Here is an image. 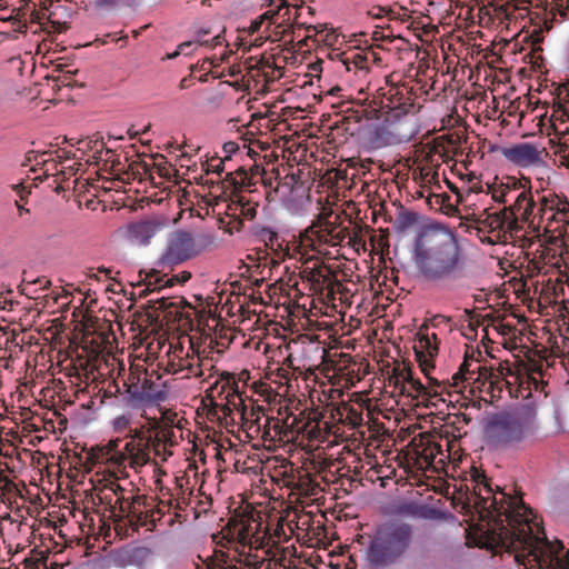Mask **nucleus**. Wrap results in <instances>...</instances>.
I'll return each instance as SVG.
<instances>
[{
	"mask_svg": "<svg viewBox=\"0 0 569 569\" xmlns=\"http://www.w3.org/2000/svg\"><path fill=\"white\" fill-rule=\"evenodd\" d=\"M30 283L39 284L41 289H47L51 284L50 280L44 277L38 278L34 281H31Z\"/></svg>",
	"mask_w": 569,
	"mask_h": 569,
	"instance_id": "56",
	"label": "nucleus"
},
{
	"mask_svg": "<svg viewBox=\"0 0 569 569\" xmlns=\"http://www.w3.org/2000/svg\"><path fill=\"white\" fill-rule=\"evenodd\" d=\"M224 171V160L222 159H213L211 162L207 163L206 172L209 173H217L220 176Z\"/></svg>",
	"mask_w": 569,
	"mask_h": 569,
	"instance_id": "46",
	"label": "nucleus"
},
{
	"mask_svg": "<svg viewBox=\"0 0 569 569\" xmlns=\"http://www.w3.org/2000/svg\"><path fill=\"white\" fill-rule=\"evenodd\" d=\"M86 147L94 152L93 158L97 160L101 159L103 150H106L107 154L112 153L110 149L104 148V142L102 140L88 141L86 142Z\"/></svg>",
	"mask_w": 569,
	"mask_h": 569,
	"instance_id": "41",
	"label": "nucleus"
},
{
	"mask_svg": "<svg viewBox=\"0 0 569 569\" xmlns=\"http://www.w3.org/2000/svg\"><path fill=\"white\" fill-rule=\"evenodd\" d=\"M332 417L345 425H349L352 428H357L362 425V412L351 405L342 403L336 408V412Z\"/></svg>",
	"mask_w": 569,
	"mask_h": 569,
	"instance_id": "28",
	"label": "nucleus"
},
{
	"mask_svg": "<svg viewBox=\"0 0 569 569\" xmlns=\"http://www.w3.org/2000/svg\"><path fill=\"white\" fill-rule=\"evenodd\" d=\"M129 426H130V418L124 415L117 417L113 421L114 430L118 432L126 430L127 428H129Z\"/></svg>",
	"mask_w": 569,
	"mask_h": 569,
	"instance_id": "50",
	"label": "nucleus"
},
{
	"mask_svg": "<svg viewBox=\"0 0 569 569\" xmlns=\"http://www.w3.org/2000/svg\"><path fill=\"white\" fill-rule=\"evenodd\" d=\"M412 526L406 522H387L369 536L365 559L371 569H385L398 563L411 548Z\"/></svg>",
	"mask_w": 569,
	"mask_h": 569,
	"instance_id": "6",
	"label": "nucleus"
},
{
	"mask_svg": "<svg viewBox=\"0 0 569 569\" xmlns=\"http://www.w3.org/2000/svg\"><path fill=\"white\" fill-rule=\"evenodd\" d=\"M191 278V273L189 271H182L177 276H171L166 279V284L168 287H173L177 283H184Z\"/></svg>",
	"mask_w": 569,
	"mask_h": 569,
	"instance_id": "47",
	"label": "nucleus"
},
{
	"mask_svg": "<svg viewBox=\"0 0 569 569\" xmlns=\"http://www.w3.org/2000/svg\"><path fill=\"white\" fill-rule=\"evenodd\" d=\"M272 7H276L277 12L276 26L272 28L271 33H268L266 38H269L272 41L293 42L300 37L298 30H300L303 24L296 22L297 16L291 22V6L287 0H280Z\"/></svg>",
	"mask_w": 569,
	"mask_h": 569,
	"instance_id": "17",
	"label": "nucleus"
},
{
	"mask_svg": "<svg viewBox=\"0 0 569 569\" xmlns=\"http://www.w3.org/2000/svg\"><path fill=\"white\" fill-rule=\"evenodd\" d=\"M476 355L481 357V351L473 349L470 353L468 350L466 351L465 360L452 376L448 387L452 388L455 392L461 393L468 389L472 397H478L485 402H492L500 398L503 387L509 385L506 376L511 371L502 366L492 368L481 365Z\"/></svg>",
	"mask_w": 569,
	"mask_h": 569,
	"instance_id": "5",
	"label": "nucleus"
},
{
	"mask_svg": "<svg viewBox=\"0 0 569 569\" xmlns=\"http://www.w3.org/2000/svg\"><path fill=\"white\" fill-rule=\"evenodd\" d=\"M207 33H208V31H203V30L198 31L197 39L194 41H186V42L180 43L176 51L167 54V59H174L180 54L188 56L189 52H184V48H192V47H194V44L206 46V47H210V48H214V47L221 44V36L220 34H217V36L212 37L210 40H208V39L203 38Z\"/></svg>",
	"mask_w": 569,
	"mask_h": 569,
	"instance_id": "27",
	"label": "nucleus"
},
{
	"mask_svg": "<svg viewBox=\"0 0 569 569\" xmlns=\"http://www.w3.org/2000/svg\"><path fill=\"white\" fill-rule=\"evenodd\" d=\"M198 365H201V369H203V372L206 370H209L210 373L208 375V377L204 379V381H208L209 379H212L217 376V370H216V367L210 362V360L208 359V357H202L200 356V353L198 352Z\"/></svg>",
	"mask_w": 569,
	"mask_h": 569,
	"instance_id": "44",
	"label": "nucleus"
},
{
	"mask_svg": "<svg viewBox=\"0 0 569 569\" xmlns=\"http://www.w3.org/2000/svg\"><path fill=\"white\" fill-rule=\"evenodd\" d=\"M199 253L200 250L197 249L191 233L179 230L170 236L166 250L159 259V264L162 267H172L180 264Z\"/></svg>",
	"mask_w": 569,
	"mask_h": 569,
	"instance_id": "14",
	"label": "nucleus"
},
{
	"mask_svg": "<svg viewBox=\"0 0 569 569\" xmlns=\"http://www.w3.org/2000/svg\"><path fill=\"white\" fill-rule=\"evenodd\" d=\"M56 69H57V71H59L61 74H63L67 70H70V69L68 68V64H66V63H59V64H57V68H56Z\"/></svg>",
	"mask_w": 569,
	"mask_h": 569,
	"instance_id": "63",
	"label": "nucleus"
},
{
	"mask_svg": "<svg viewBox=\"0 0 569 569\" xmlns=\"http://www.w3.org/2000/svg\"><path fill=\"white\" fill-rule=\"evenodd\" d=\"M543 228L547 232L562 234L569 226V201L553 192L541 194L538 198V208L535 214V227Z\"/></svg>",
	"mask_w": 569,
	"mask_h": 569,
	"instance_id": "9",
	"label": "nucleus"
},
{
	"mask_svg": "<svg viewBox=\"0 0 569 569\" xmlns=\"http://www.w3.org/2000/svg\"><path fill=\"white\" fill-rule=\"evenodd\" d=\"M558 106L562 114L569 118V86L559 93Z\"/></svg>",
	"mask_w": 569,
	"mask_h": 569,
	"instance_id": "43",
	"label": "nucleus"
},
{
	"mask_svg": "<svg viewBox=\"0 0 569 569\" xmlns=\"http://www.w3.org/2000/svg\"><path fill=\"white\" fill-rule=\"evenodd\" d=\"M267 22L266 20H262V16H260L259 18H257L256 20H253L249 27V32L250 33H254V32H258L260 31L261 29V26Z\"/></svg>",
	"mask_w": 569,
	"mask_h": 569,
	"instance_id": "54",
	"label": "nucleus"
},
{
	"mask_svg": "<svg viewBox=\"0 0 569 569\" xmlns=\"http://www.w3.org/2000/svg\"><path fill=\"white\" fill-rule=\"evenodd\" d=\"M121 500V516L127 519L128 525L138 530L140 527H146L152 530L157 525L154 498L144 495L132 496L130 502L124 505L126 499Z\"/></svg>",
	"mask_w": 569,
	"mask_h": 569,
	"instance_id": "11",
	"label": "nucleus"
},
{
	"mask_svg": "<svg viewBox=\"0 0 569 569\" xmlns=\"http://www.w3.org/2000/svg\"><path fill=\"white\" fill-rule=\"evenodd\" d=\"M419 178L423 183H438V168L431 164H423L419 168Z\"/></svg>",
	"mask_w": 569,
	"mask_h": 569,
	"instance_id": "37",
	"label": "nucleus"
},
{
	"mask_svg": "<svg viewBox=\"0 0 569 569\" xmlns=\"http://www.w3.org/2000/svg\"><path fill=\"white\" fill-rule=\"evenodd\" d=\"M345 238L346 234L343 230H340L327 218L318 217L301 234V242L303 246L320 251V246L327 244L335 247L340 244Z\"/></svg>",
	"mask_w": 569,
	"mask_h": 569,
	"instance_id": "13",
	"label": "nucleus"
},
{
	"mask_svg": "<svg viewBox=\"0 0 569 569\" xmlns=\"http://www.w3.org/2000/svg\"><path fill=\"white\" fill-rule=\"evenodd\" d=\"M536 430L537 413L528 406L491 416L486 428L488 438L502 447L522 443L531 438Z\"/></svg>",
	"mask_w": 569,
	"mask_h": 569,
	"instance_id": "7",
	"label": "nucleus"
},
{
	"mask_svg": "<svg viewBox=\"0 0 569 569\" xmlns=\"http://www.w3.org/2000/svg\"><path fill=\"white\" fill-rule=\"evenodd\" d=\"M278 377H280L281 379H289V370L288 369H284V368H279L278 369Z\"/></svg>",
	"mask_w": 569,
	"mask_h": 569,
	"instance_id": "62",
	"label": "nucleus"
},
{
	"mask_svg": "<svg viewBox=\"0 0 569 569\" xmlns=\"http://www.w3.org/2000/svg\"><path fill=\"white\" fill-rule=\"evenodd\" d=\"M182 369L188 371L187 377L200 378L203 376V369H201V365H198V362L189 361L182 367Z\"/></svg>",
	"mask_w": 569,
	"mask_h": 569,
	"instance_id": "49",
	"label": "nucleus"
},
{
	"mask_svg": "<svg viewBox=\"0 0 569 569\" xmlns=\"http://www.w3.org/2000/svg\"><path fill=\"white\" fill-rule=\"evenodd\" d=\"M169 431L158 430L156 426H141L139 428H129L124 438L109 440L106 445L91 449L88 460L93 465H101L112 470L99 479L104 487L114 496V505L121 515V500L126 499L124 505L130 502V498L124 497V489L118 483L117 473L127 476L126 469L129 467L138 471L151 461V452L156 456L161 455L166 449Z\"/></svg>",
	"mask_w": 569,
	"mask_h": 569,
	"instance_id": "2",
	"label": "nucleus"
},
{
	"mask_svg": "<svg viewBox=\"0 0 569 569\" xmlns=\"http://www.w3.org/2000/svg\"><path fill=\"white\" fill-rule=\"evenodd\" d=\"M237 204L234 210L239 211V219L242 221L253 220L257 216L258 202L252 201L250 198L241 192V198H237Z\"/></svg>",
	"mask_w": 569,
	"mask_h": 569,
	"instance_id": "32",
	"label": "nucleus"
},
{
	"mask_svg": "<svg viewBox=\"0 0 569 569\" xmlns=\"http://www.w3.org/2000/svg\"><path fill=\"white\" fill-rule=\"evenodd\" d=\"M99 485L101 486L98 489L99 492L97 493L99 502L108 505L110 507L111 512L114 513L116 510L118 509L117 505H114V496L109 491V489H107V487H104L103 482H99Z\"/></svg>",
	"mask_w": 569,
	"mask_h": 569,
	"instance_id": "39",
	"label": "nucleus"
},
{
	"mask_svg": "<svg viewBox=\"0 0 569 569\" xmlns=\"http://www.w3.org/2000/svg\"><path fill=\"white\" fill-rule=\"evenodd\" d=\"M440 451V446L435 442H428L421 450H417V459L423 462L427 467L432 466L437 453Z\"/></svg>",
	"mask_w": 569,
	"mask_h": 569,
	"instance_id": "34",
	"label": "nucleus"
},
{
	"mask_svg": "<svg viewBox=\"0 0 569 569\" xmlns=\"http://www.w3.org/2000/svg\"><path fill=\"white\" fill-rule=\"evenodd\" d=\"M169 431L158 430L156 426H141L139 428H129L124 438L109 440L106 445L91 449L88 460L93 465H101L112 470L99 479L104 487L114 496V505L121 515V500L126 499L124 505L130 502V498L124 497V489L118 483L117 473L127 476L126 469L129 467L138 471L151 461V452L156 456L161 455L166 449Z\"/></svg>",
	"mask_w": 569,
	"mask_h": 569,
	"instance_id": "3",
	"label": "nucleus"
},
{
	"mask_svg": "<svg viewBox=\"0 0 569 569\" xmlns=\"http://www.w3.org/2000/svg\"><path fill=\"white\" fill-rule=\"evenodd\" d=\"M268 433L273 431V437H278L281 441H292L296 439L297 433H299L300 428L297 427L295 429V423L297 421L296 417H287L283 421L278 418H267Z\"/></svg>",
	"mask_w": 569,
	"mask_h": 569,
	"instance_id": "23",
	"label": "nucleus"
},
{
	"mask_svg": "<svg viewBox=\"0 0 569 569\" xmlns=\"http://www.w3.org/2000/svg\"><path fill=\"white\" fill-rule=\"evenodd\" d=\"M431 197H435L437 200L436 202L439 204L440 202H442L445 199H449V196L443 193V194H429L427 197L428 199V202L431 203Z\"/></svg>",
	"mask_w": 569,
	"mask_h": 569,
	"instance_id": "59",
	"label": "nucleus"
},
{
	"mask_svg": "<svg viewBox=\"0 0 569 569\" xmlns=\"http://www.w3.org/2000/svg\"><path fill=\"white\" fill-rule=\"evenodd\" d=\"M102 3L108 6H126V7H132L134 6L139 0H101Z\"/></svg>",
	"mask_w": 569,
	"mask_h": 569,
	"instance_id": "52",
	"label": "nucleus"
},
{
	"mask_svg": "<svg viewBox=\"0 0 569 569\" xmlns=\"http://www.w3.org/2000/svg\"><path fill=\"white\" fill-rule=\"evenodd\" d=\"M239 562H244V568L241 569H261L264 560L258 556L248 553L244 559H240ZM198 569H240L237 565H233L231 560L221 559L219 561H210L204 563L203 567Z\"/></svg>",
	"mask_w": 569,
	"mask_h": 569,
	"instance_id": "25",
	"label": "nucleus"
},
{
	"mask_svg": "<svg viewBox=\"0 0 569 569\" xmlns=\"http://www.w3.org/2000/svg\"><path fill=\"white\" fill-rule=\"evenodd\" d=\"M186 499L184 498H173L172 497V507L174 506L176 509L178 510H183L184 509V506H186Z\"/></svg>",
	"mask_w": 569,
	"mask_h": 569,
	"instance_id": "57",
	"label": "nucleus"
},
{
	"mask_svg": "<svg viewBox=\"0 0 569 569\" xmlns=\"http://www.w3.org/2000/svg\"><path fill=\"white\" fill-rule=\"evenodd\" d=\"M388 380L389 386L393 385L396 389H399L400 393H408L409 396L416 398L437 397L446 389V386L437 383V389H435L432 393L428 387L421 383V381L413 379L411 371L407 370L406 368H395Z\"/></svg>",
	"mask_w": 569,
	"mask_h": 569,
	"instance_id": "19",
	"label": "nucleus"
},
{
	"mask_svg": "<svg viewBox=\"0 0 569 569\" xmlns=\"http://www.w3.org/2000/svg\"><path fill=\"white\" fill-rule=\"evenodd\" d=\"M239 147L236 142L229 141L223 144V150L228 153H232L234 151H238Z\"/></svg>",
	"mask_w": 569,
	"mask_h": 569,
	"instance_id": "58",
	"label": "nucleus"
},
{
	"mask_svg": "<svg viewBox=\"0 0 569 569\" xmlns=\"http://www.w3.org/2000/svg\"><path fill=\"white\" fill-rule=\"evenodd\" d=\"M413 108L415 97L411 89L406 86H392L381 93L379 102L373 98L368 106L360 104L355 110V118L380 119L390 112H395V117H400L411 112Z\"/></svg>",
	"mask_w": 569,
	"mask_h": 569,
	"instance_id": "8",
	"label": "nucleus"
},
{
	"mask_svg": "<svg viewBox=\"0 0 569 569\" xmlns=\"http://www.w3.org/2000/svg\"><path fill=\"white\" fill-rule=\"evenodd\" d=\"M488 193L495 202L507 204V177L497 186H488Z\"/></svg>",
	"mask_w": 569,
	"mask_h": 569,
	"instance_id": "36",
	"label": "nucleus"
},
{
	"mask_svg": "<svg viewBox=\"0 0 569 569\" xmlns=\"http://www.w3.org/2000/svg\"><path fill=\"white\" fill-rule=\"evenodd\" d=\"M252 234L264 243L266 247L274 250L276 247H280L279 243V234L276 230L270 227H266L262 224H254L252 227Z\"/></svg>",
	"mask_w": 569,
	"mask_h": 569,
	"instance_id": "29",
	"label": "nucleus"
},
{
	"mask_svg": "<svg viewBox=\"0 0 569 569\" xmlns=\"http://www.w3.org/2000/svg\"><path fill=\"white\" fill-rule=\"evenodd\" d=\"M470 482L472 490L461 508L478 516V546L513 553L516 562L529 569H569V557L560 558L562 542L547 539L543 527L521 496L507 493L500 487L493 490L485 472L476 467H471Z\"/></svg>",
	"mask_w": 569,
	"mask_h": 569,
	"instance_id": "1",
	"label": "nucleus"
},
{
	"mask_svg": "<svg viewBox=\"0 0 569 569\" xmlns=\"http://www.w3.org/2000/svg\"><path fill=\"white\" fill-rule=\"evenodd\" d=\"M214 240H216V238L212 234H208V236H203L202 237V243L203 244H213Z\"/></svg>",
	"mask_w": 569,
	"mask_h": 569,
	"instance_id": "61",
	"label": "nucleus"
},
{
	"mask_svg": "<svg viewBox=\"0 0 569 569\" xmlns=\"http://www.w3.org/2000/svg\"><path fill=\"white\" fill-rule=\"evenodd\" d=\"M190 81H191V79H190V78H188V77L182 78V79L180 80L179 88H180L181 90L187 89V88L190 86Z\"/></svg>",
	"mask_w": 569,
	"mask_h": 569,
	"instance_id": "60",
	"label": "nucleus"
},
{
	"mask_svg": "<svg viewBox=\"0 0 569 569\" xmlns=\"http://www.w3.org/2000/svg\"><path fill=\"white\" fill-rule=\"evenodd\" d=\"M77 72H78V70H77V69H74V70H67L63 74L59 76L57 80H58L62 86L73 87V86H76V82H73V81L71 80V77H72L73 74H76Z\"/></svg>",
	"mask_w": 569,
	"mask_h": 569,
	"instance_id": "51",
	"label": "nucleus"
},
{
	"mask_svg": "<svg viewBox=\"0 0 569 569\" xmlns=\"http://www.w3.org/2000/svg\"><path fill=\"white\" fill-rule=\"evenodd\" d=\"M126 555L130 562H143L151 557L152 552L147 547H134L127 551Z\"/></svg>",
	"mask_w": 569,
	"mask_h": 569,
	"instance_id": "38",
	"label": "nucleus"
},
{
	"mask_svg": "<svg viewBox=\"0 0 569 569\" xmlns=\"http://www.w3.org/2000/svg\"><path fill=\"white\" fill-rule=\"evenodd\" d=\"M218 400H228L233 407H240L243 403L239 383L233 373L228 371L217 373L214 381L207 388L203 402Z\"/></svg>",
	"mask_w": 569,
	"mask_h": 569,
	"instance_id": "15",
	"label": "nucleus"
},
{
	"mask_svg": "<svg viewBox=\"0 0 569 569\" xmlns=\"http://www.w3.org/2000/svg\"><path fill=\"white\" fill-rule=\"evenodd\" d=\"M376 59V54L372 51L367 52H351L345 58L343 63L348 71L361 72L366 74L369 70L370 61Z\"/></svg>",
	"mask_w": 569,
	"mask_h": 569,
	"instance_id": "26",
	"label": "nucleus"
},
{
	"mask_svg": "<svg viewBox=\"0 0 569 569\" xmlns=\"http://www.w3.org/2000/svg\"><path fill=\"white\" fill-rule=\"evenodd\" d=\"M129 392L132 398L143 403H156L167 398V390L160 376L153 371L140 370L130 375Z\"/></svg>",
	"mask_w": 569,
	"mask_h": 569,
	"instance_id": "12",
	"label": "nucleus"
},
{
	"mask_svg": "<svg viewBox=\"0 0 569 569\" xmlns=\"http://www.w3.org/2000/svg\"><path fill=\"white\" fill-rule=\"evenodd\" d=\"M416 351L418 357L420 355L427 353L430 358L438 353V338L436 333L430 335H421L418 339V345L416 346Z\"/></svg>",
	"mask_w": 569,
	"mask_h": 569,
	"instance_id": "33",
	"label": "nucleus"
},
{
	"mask_svg": "<svg viewBox=\"0 0 569 569\" xmlns=\"http://www.w3.org/2000/svg\"><path fill=\"white\" fill-rule=\"evenodd\" d=\"M270 9H268L264 13H262V20H266L268 22L266 29H264V33H271L272 31V28L276 26V7H269Z\"/></svg>",
	"mask_w": 569,
	"mask_h": 569,
	"instance_id": "45",
	"label": "nucleus"
},
{
	"mask_svg": "<svg viewBox=\"0 0 569 569\" xmlns=\"http://www.w3.org/2000/svg\"><path fill=\"white\" fill-rule=\"evenodd\" d=\"M413 261L419 274L428 281L459 279L467 264L457 237L445 227H428L417 236Z\"/></svg>",
	"mask_w": 569,
	"mask_h": 569,
	"instance_id": "4",
	"label": "nucleus"
},
{
	"mask_svg": "<svg viewBox=\"0 0 569 569\" xmlns=\"http://www.w3.org/2000/svg\"><path fill=\"white\" fill-rule=\"evenodd\" d=\"M482 228L488 232L497 233V238L506 237L507 233L510 236H517L522 230V223L519 219L512 217L510 210H499L493 213H488L485 219L480 220Z\"/></svg>",
	"mask_w": 569,
	"mask_h": 569,
	"instance_id": "20",
	"label": "nucleus"
},
{
	"mask_svg": "<svg viewBox=\"0 0 569 569\" xmlns=\"http://www.w3.org/2000/svg\"><path fill=\"white\" fill-rule=\"evenodd\" d=\"M419 213L407 210L403 207L398 211L393 227L397 231L403 232L419 222Z\"/></svg>",
	"mask_w": 569,
	"mask_h": 569,
	"instance_id": "30",
	"label": "nucleus"
},
{
	"mask_svg": "<svg viewBox=\"0 0 569 569\" xmlns=\"http://www.w3.org/2000/svg\"><path fill=\"white\" fill-rule=\"evenodd\" d=\"M161 227L162 223L154 220L132 222L126 227L123 237L132 244L147 246Z\"/></svg>",
	"mask_w": 569,
	"mask_h": 569,
	"instance_id": "21",
	"label": "nucleus"
},
{
	"mask_svg": "<svg viewBox=\"0 0 569 569\" xmlns=\"http://www.w3.org/2000/svg\"><path fill=\"white\" fill-rule=\"evenodd\" d=\"M0 481L4 483V487H8L12 483L11 480L7 476H2L1 473H0Z\"/></svg>",
	"mask_w": 569,
	"mask_h": 569,
	"instance_id": "64",
	"label": "nucleus"
},
{
	"mask_svg": "<svg viewBox=\"0 0 569 569\" xmlns=\"http://www.w3.org/2000/svg\"><path fill=\"white\" fill-rule=\"evenodd\" d=\"M262 169L254 164L249 170L244 167H238L233 171H229L226 174L223 183H228L229 187L234 189L250 190V187L254 186L262 177Z\"/></svg>",
	"mask_w": 569,
	"mask_h": 569,
	"instance_id": "22",
	"label": "nucleus"
},
{
	"mask_svg": "<svg viewBox=\"0 0 569 569\" xmlns=\"http://www.w3.org/2000/svg\"><path fill=\"white\" fill-rule=\"evenodd\" d=\"M502 157L519 168L540 167L545 164L543 158L548 154L546 149L531 143L519 142L501 149Z\"/></svg>",
	"mask_w": 569,
	"mask_h": 569,
	"instance_id": "16",
	"label": "nucleus"
},
{
	"mask_svg": "<svg viewBox=\"0 0 569 569\" xmlns=\"http://www.w3.org/2000/svg\"><path fill=\"white\" fill-rule=\"evenodd\" d=\"M224 189H231L230 191V202L227 206V214L233 217L234 220L230 222L231 229L236 231H240L242 229V219H239V211L234 210L237 202V198H241L242 189H234L233 187H229L228 183H224Z\"/></svg>",
	"mask_w": 569,
	"mask_h": 569,
	"instance_id": "31",
	"label": "nucleus"
},
{
	"mask_svg": "<svg viewBox=\"0 0 569 569\" xmlns=\"http://www.w3.org/2000/svg\"><path fill=\"white\" fill-rule=\"evenodd\" d=\"M237 410L244 415V405L242 403L240 407H233L228 400L223 401H212L208 405V416L211 419L218 420L220 423L228 425L229 421H233V411Z\"/></svg>",
	"mask_w": 569,
	"mask_h": 569,
	"instance_id": "24",
	"label": "nucleus"
},
{
	"mask_svg": "<svg viewBox=\"0 0 569 569\" xmlns=\"http://www.w3.org/2000/svg\"><path fill=\"white\" fill-rule=\"evenodd\" d=\"M507 203L503 210H510L512 217L519 219L521 223H528L535 227V214L538 208L531 192L530 181L526 178L517 179L516 177H507Z\"/></svg>",
	"mask_w": 569,
	"mask_h": 569,
	"instance_id": "10",
	"label": "nucleus"
},
{
	"mask_svg": "<svg viewBox=\"0 0 569 569\" xmlns=\"http://www.w3.org/2000/svg\"><path fill=\"white\" fill-rule=\"evenodd\" d=\"M451 319L449 317L437 315L432 318V326L438 327L441 325H449Z\"/></svg>",
	"mask_w": 569,
	"mask_h": 569,
	"instance_id": "53",
	"label": "nucleus"
},
{
	"mask_svg": "<svg viewBox=\"0 0 569 569\" xmlns=\"http://www.w3.org/2000/svg\"><path fill=\"white\" fill-rule=\"evenodd\" d=\"M237 535H238V539H239V542L242 545V547H246V546H250L252 545V538H253V533H252V528L250 525H241L239 528H237Z\"/></svg>",
	"mask_w": 569,
	"mask_h": 569,
	"instance_id": "40",
	"label": "nucleus"
},
{
	"mask_svg": "<svg viewBox=\"0 0 569 569\" xmlns=\"http://www.w3.org/2000/svg\"><path fill=\"white\" fill-rule=\"evenodd\" d=\"M74 157H76V154L72 151H67V150L57 151V158H58L59 162H62L63 160H68V159L74 158Z\"/></svg>",
	"mask_w": 569,
	"mask_h": 569,
	"instance_id": "55",
	"label": "nucleus"
},
{
	"mask_svg": "<svg viewBox=\"0 0 569 569\" xmlns=\"http://www.w3.org/2000/svg\"><path fill=\"white\" fill-rule=\"evenodd\" d=\"M167 276H161L159 271L152 270L151 272L147 273L144 279V284L148 286L149 290H160L162 288H168L166 284Z\"/></svg>",
	"mask_w": 569,
	"mask_h": 569,
	"instance_id": "35",
	"label": "nucleus"
},
{
	"mask_svg": "<svg viewBox=\"0 0 569 569\" xmlns=\"http://www.w3.org/2000/svg\"><path fill=\"white\" fill-rule=\"evenodd\" d=\"M152 308L163 311L166 318L177 321L181 327L192 328L193 321L198 316V311L183 298H159L157 300H149Z\"/></svg>",
	"mask_w": 569,
	"mask_h": 569,
	"instance_id": "18",
	"label": "nucleus"
},
{
	"mask_svg": "<svg viewBox=\"0 0 569 569\" xmlns=\"http://www.w3.org/2000/svg\"><path fill=\"white\" fill-rule=\"evenodd\" d=\"M303 272H307V270H305ZM307 278H308V280H310L311 282L317 283V284L325 283V281L327 280V276L323 274V272L320 268L309 270Z\"/></svg>",
	"mask_w": 569,
	"mask_h": 569,
	"instance_id": "48",
	"label": "nucleus"
},
{
	"mask_svg": "<svg viewBox=\"0 0 569 569\" xmlns=\"http://www.w3.org/2000/svg\"><path fill=\"white\" fill-rule=\"evenodd\" d=\"M172 507V495H169L168 500L160 499L159 503L154 502V510L159 511L156 512V519L157 522L161 519V517L166 513V511H169Z\"/></svg>",
	"mask_w": 569,
	"mask_h": 569,
	"instance_id": "42",
	"label": "nucleus"
}]
</instances>
